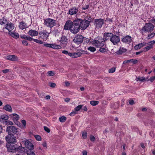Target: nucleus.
I'll list each match as a JSON object with an SVG mask.
<instances>
[{
	"label": "nucleus",
	"mask_w": 155,
	"mask_h": 155,
	"mask_svg": "<svg viewBox=\"0 0 155 155\" xmlns=\"http://www.w3.org/2000/svg\"><path fill=\"white\" fill-rule=\"evenodd\" d=\"M104 38L101 37L96 38L92 42V44L94 46L98 48L104 46Z\"/></svg>",
	"instance_id": "f257e3e1"
},
{
	"label": "nucleus",
	"mask_w": 155,
	"mask_h": 155,
	"mask_svg": "<svg viewBox=\"0 0 155 155\" xmlns=\"http://www.w3.org/2000/svg\"><path fill=\"white\" fill-rule=\"evenodd\" d=\"M79 24L80 28L82 30H84L88 27L90 23V21L86 19L82 20L80 18H76Z\"/></svg>",
	"instance_id": "f03ea898"
},
{
	"label": "nucleus",
	"mask_w": 155,
	"mask_h": 155,
	"mask_svg": "<svg viewBox=\"0 0 155 155\" xmlns=\"http://www.w3.org/2000/svg\"><path fill=\"white\" fill-rule=\"evenodd\" d=\"M44 25L47 27L51 28L54 26L56 24V20L50 18L44 20Z\"/></svg>",
	"instance_id": "7ed1b4c3"
},
{
	"label": "nucleus",
	"mask_w": 155,
	"mask_h": 155,
	"mask_svg": "<svg viewBox=\"0 0 155 155\" xmlns=\"http://www.w3.org/2000/svg\"><path fill=\"white\" fill-rule=\"evenodd\" d=\"M77 19L74 20V23L72 28H71L70 31L72 33L75 34L79 31L80 28Z\"/></svg>",
	"instance_id": "20e7f679"
},
{
	"label": "nucleus",
	"mask_w": 155,
	"mask_h": 155,
	"mask_svg": "<svg viewBox=\"0 0 155 155\" xmlns=\"http://www.w3.org/2000/svg\"><path fill=\"white\" fill-rule=\"evenodd\" d=\"M8 150L10 152H14V151H18L20 147H18L17 144L7 143L6 145Z\"/></svg>",
	"instance_id": "39448f33"
},
{
	"label": "nucleus",
	"mask_w": 155,
	"mask_h": 155,
	"mask_svg": "<svg viewBox=\"0 0 155 155\" xmlns=\"http://www.w3.org/2000/svg\"><path fill=\"white\" fill-rule=\"evenodd\" d=\"M150 23L145 24L144 26L142 29V30L150 32L153 30L154 26L152 24L150 20Z\"/></svg>",
	"instance_id": "423d86ee"
},
{
	"label": "nucleus",
	"mask_w": 155,
	"mask_h": 155,
	"mask_svg": "<svg viewBox=\"0 0 155 155\" xmlns=\"http://www.w3.org/2000/svg\"><path fill=\"white\" fill-rule=\"evenodd\" d=\"M6 131L8 134V135H14L17 132V129L14 126H10L7 127Z\"/></svg>",
	"instance_id": "0eeeda50"
},
{
	"label": "nucleus",
	"mask_w": 155,
	"mask_h": 155,
	"mask_svg": "<svg viewBox=\"0 0 155 155\" xmlns=\"http://www.w3.org/2000/svg\"><path fill=\"white\" fill-rule=\"evenodd\" d=\"M104 23V19H95L94 20V25L96 28L99 29L102 27Z\"/></svg>",
	"instance_id": "6e6552de"
},
{
	"label": "nucleus",
	"mask_w": 155,
	"mask_h": 155,
	"mask_svg": "<svg viewBox=\"0 0 155 155\" xmlns=\"http://www.w3.org/2000/svg\"><path fill=\"white\" fill-rule=\"evenodd\" d=\"M49 33L45 30L40 31L38 33L39 38L44 41H46L49 35Z\"/></svg>",
	"instance_id": "1a4fd4ad"
},
{
	"label": "nucleus",
	"mask_w": 155,
	"mask_h": 155,
	"mask_svg": "<svg viewBox=\"0 0 155 155\" xmlns=\"http://www.w3.org/2000/svg\"><path fill=\"white\" fill-rule=\"evenodd\" d=\"M5 139L8 143L15 144L17 142L16 137L14 135H8L5 137Z\"/></svg>",
	"instance_id": "9d476101"
},
{
	"label": "nucleus",
	"mask_w": 155,
	"mask_h": 155,
	"mask_svg": "<svg viewBox=\"0 0 155 155\" xmlns=\"http://www.w3.org/2000/svg\"><path fill=\"white\" fill-rule=\"evenodd\" d=\"M84 37L81 35H77L73 39V41L76 44L79 45L84 40Z\"/></svg>",
	"instance_id": "9b49d317"
},
{
	"label": "nucleus",
	"mask_w": 155,
	"mask_h": 155,
	"mask_svg": "<svg viewBox=\"0 0 155 155\" xmlns=\"http://www.w3.org/2000/svg\"><path fill=\"white\" fill-rule=\"evenodd\" d=\"M23 143L25 144V147L29 150H33L34 149V145L29 140L25 139L23 141Z\"/></svg>",
	"instance_id": "f8f14e48"
},
{
	"label": "nucleus",
	"mask_w": 155,
	"mask_h": 155,
	"mask_svg": "<svg viewBox=\"0 0 155 155\" xmlns=\"http://www.w3.org/2000/svg\"><path fill=\"white\" fill-rule=\"evenodd\" d=\"M110 40L114 45H117L120 41L119 37L115 35H112Z\"/></svg>",
	"instance_id": "ddd939ff"
},
{
	"label": "nucleus",
	"mask_w": 155,
	"mask_h": 155,
	"mask_svg": "<svg viewBox=\"0 0 155 155\" xmlns=\"http://www.w3.org/2000/svg\"><path fill=\"white\" fill-rule=\"evenodd\" d=\"M84 52H85L84 50H81L80 52H77L73 53H69V56L73 58H77L81 56Z\"/></svg>",
	"instance_id": "4468645a"
},
{
	"label": "nucleus",
	"mask_w": 155,
	"mask_h": 155,
	"mask_svg": "<svg viewBox=\"0 0 155 155\" xmlns=\"http://www.w3.org/2000/svg\"><path fill=\"white\" fill-rule=\"evenodd\" d=\"M121 41L124 43L126 44H129L132 42V39L130 36L127 35L124 37L122 38Z\"/></svg>",
	"instance_id": "2eb2a0df"
},
{
	"label": "nucleus",
	"mask_w": 155,
	"mask_h": 155,
	"mask_svg": "<svg viewBox=\"0 0 155 155\" xmlns=\"http://www.w3.org/2000/svg\"><path fill=\"white\" fill-rule=\"evenodd\" d=\"M74 23V20L73 21H72L71 20H68L67 21L64 26V29L67 30H69L70 31L71 28L72 26Z\"/></svg>",
	"instance_id": "dca6fc26"
},
{
	"label": "nucleus",
	"mask_w": 155,
	"mask_h": 155,
	"mask_svg": "<svg viewBox=\"0 0 155 155\" xmlns=\"http://www.w3.org/2000/svg\"><path fill=\"white\" fill-rule=\"evenodd\" d=\"M4 28L10 32L15 28V25L12 22H7L4 26Z\"/></svg>",
	"instance_id": "f3484780"
},
{
	"label": "nucleus",
	"mask_w": 155,
	"mask_h": 155,
	"mask_svg": "<svg viewBox=\"0 0 155 155\" xmlns=\"http://www.w3.org/2000/svg\"><path fill=\"white\" fill-rule=\"evenodd\" d=\"M8 118V116L5 114H3L1 115L0 117V122L1 123L5 124Z\"/></svg>",
	"instance_id": "a211bd4d"
},
{
	"label": "nucleus",
	"mask_w": 155,
	"mask_h": 155,
	"mask_svg": "<svg viewBox=\"0 0 155 155\" xmlns=\"http://www.w3.org/2000/svg\"><path fill=\"white\" fill-rule=\"evenodd\" d=\"M78 8L76 7H73L68 11V14L71 15H75L78 11Z\"/></svg>",
	"instance_id": "6ab92c4d"
},
{
	"label": "nucleus",
	"mask_w": 155,
	"mask_h": 155,
	"mask_svg": "<svg viewBox=\"0 0 155 155\" xmlns=\"http://www.w3.org/2000/svg\"><path fill=\"white\" fill-rule=\"evenodd\" d=\"M9 116L12 119L14 123H16L18 120L19 119V116L16 114H11Z\"/></svg>",
	"instance_id": "aec40b11"
},
{
	"label": "nucleus",
	"mask_w": 155,
	"mask_h": 155,
	"mask_svg": "<svg viewBox=\"0 0 155 155\" xmlns=\"http://www.w3.org/2000/svg\"><path fill=\"white\" fill-rule=\"evenodd\" d=\"M68 40V39L66 37L62 36L60 40V42L61 45H63L64 46H65L67 44Z\"/></svg>",
	"instance_id": "412c9836"
},
{
	"label": "nucleus",
	"mask_w": 155,
	"mask_h": 155,
	"mask_svg": "<svg viewBox=\"0 0 155 155\" xmlns=\"http://www.w3.org/2000/svg\"><path fill=\"white\" fill-rule=\"evenodd\" d=\"M28 34L31 37L35 36L38 35L39 33L36 30L31 29L28 32Z\"/></svg>",
	"instance_id": "4be33fe9"
},
{
	"label": "nucleus",
	"mask_w": 155,
	"mask_h": 155,
	"mask_svg": "<svg viewBox=\"0 0 155 155\" xmlns=\"http://www.w3.org/2000/svg\"><path fill=\"white\" fill-rule=\"evenodd\" d=\"M6 59L13 61H17L18 59V57L15 55H9L7 56Z\"/></svg>",
	"instance_id": "5701e85b"
},
{
	"label": "nucleus",
	"mask_w": 155,
	"mask_h": 155,
	"mask_svg": "<svg viewBox=\"0 0 155 155\" xmlns=\"http://www.w3.org/2000/svg\"><path fill=\"white\" fill-rule=\"evenodd\" d=\"M127 51V49L122 47H120L118 51L116 52L118 55H121L125 52Z\"/></svg>",
	"instance_id": "b1692460"
},
{
	"label": "nucleus",
	"mask_w": 155,
	"mask_h": 155,
	"mask_svg": "<svg viewBox=\"0 0 155 155\" xmlns=\"http://www.w3.org/2000/svg\"><path fill=\"white\" fill-rule=\"evenodd\" d=\"M18 27L20 29L22 30L25 29L27 27L26 24L23 21L19 22Z\"/></svg>",
	"instance_id": "393cba45"
},
{
	"label": "nucleus",
	"mask_w": 155,
	"mask_h": 155,
	"mask_svg": "<svg viewBox=\"0 0 155 155\" xmlns=\"http://www.w3.org/2000/svg\"><path fill=\"white\" fill-rule=\"evenodd\" d=\"M100 48L99 51L102 53L106 54L108 52L109 50L108 48L104 45V46L101 47Z\"/></svg>",
	"instance_id": "a878e982"
},
{
	"label": "nucleus",
	"mask_w": 155,
	"mask_h": 155,
	"mask_svg": "<svg viewBox=\"0 0 155 155\" xmlns=\"http://www.w3.org/2000/svg\"><path fill=\"white\" fill-rule=\"evenodd\" d=\"M145 45L146 43L144 42L141 43H140L135 45L134 47V48L136 50H137L139 49L140 48L143 46Z\"/></svg>",
	"instance_id": "bb28decb"
},
{
	"label": "nucleus",
	"mask_w": 155,
	"mask_h": 155,
	"mask_svg": "<svg viewBox=\"0 0 155 155\" xmlns=\"http://www.w3.org/2000/svg\"><path fill=\"white\" fill-rule=\"evenodd\" d=\"M3 109L6 110L11 112L12 110L11 107L8 104H6L3 107Z\"/></svg>",
	"instance_id": "cd10ccee"
},
{
	"label": "nucleus",
	"mask_w": 155,
	"mask_h": 155,
	"mask_svg": "<svg viewBox=\"0 0 155 155\" xmlns=\"http://www.w3.org/2000/svg\"><path fill=\"white\" fill-rule=\"evenodd\" d=\"M10 35L13 38L17 39L19 37V35L18 33L14 32H10L9 33Z\"/></svg>",
	"instance_id": "c85d7f7f"
},
{
	"label": "nucleus",
	"mask_w": 155,
	"mask_h": 155,
	"mask_svg": "<svg viewBox=\"0 0 155 155\" xmlns=\"http://www.w3.org/2000/svg\"><path fill=\"white\" fill-rule=\"evenodd\" d=\"M51 48L54 49H60L61 47L60 45H58L54 44H51Z\"/></svg>",
	"instance_id": "c756f323"
},
{
	"label": "nucleus",
	"mask_w": 155,
	"mask_h": 155,
	"mask_svg": "<svg viewBox=\"0 0 155 155\" xmlns=\"http://www.w3.org/2000/svg\"><path fill=\"white\" fill-rule=\"evenodd\" d=\"M7 22V19L5 18L4 17H3L2 18L0 19V24L2 25L5 24V23Z\"/></svg>",
	"instance_id": "7c9ffc66"
},
{
	"label": "nucleus",
	"mask_w": 155,
	"mask_h": 155,
	"mask_svg": "<svg viewBox=\"0 0 155 155\" xmlns=\"http://www.w3.org/2000/svg\"><path fill=\"white\" fill-rule=\"evenodd\" d=\"M145 78L144 77H138L137 78H136V80L137 81H140L142 82H143L145 81Z\"/></svg>",
	"instance_id": "2f4dec72"
},
{
	"label": "nucleus",
	"mask_w": 155,
	"mask_h": 155,
	"mask_svg": "<svg viewBox=\"0 0 155 155\" xmlns=\"http://www.w3.org/2000/svg\"><path fill=\"white\" fill-rule=\"evenodd\" d=\"M110 35H112V36L113 35L112 33H104V36L105 37V38H104L105 41L107 40V38L108 37H110Z\"/></svg>",
	"instance_id": "473e14b6"
},
{
	"label": "nucleus",
	"mask_w": 155,
	"mask_h": 155,
	"mask_svg": "<svg viewBox=\"0 0 155 155\" xmlns=\"http://www.w3.org/2000/svg\"><path fill=\"white\" fill-rule=\"evenodd\" d=\"M90 104L93 106H96L99 103V101H90Z\"/></svg>",
	"instance_id": "72a5a7b5"
},
{
	"label": "nucleus",
	"mask_w": 155,
	"mask_h": 155,
	"mask_svg": "<svg viewBox=\"0 0 155 155\" xmlns=\"http://www.w3.org/2000/svg\"><path fill=\"white\" fill-rule=\"evenodd\" d=\"M153 48V46L152 45H150L144 48V51H147L149 50L150 49L152 48Z\"/></svg>",
	"instance_id": "f704fd0d"
},
{
	"label": "nucleus",
	"mask_w": 155,
	"mask_h": 155,
	"mask_svg": "<svg viewBox=\"0 0 155 155\" xmlns=\"http://www.w3.org/2000/svg\"><path fill=\"white\" fill-rule=\"evenodd\" d=\"M59 121L61 122H64L66 120V117L64 116L60 117L59 118Z\"/></svg>",
	"instance_id": "c9c22d12"
},
{
	"label": "nucleus",
	"mask_w": 155,
	"mask_h": 155,
	"mask_svg": "<svg viewBox=\"0 0 155 155\" xmlns=\"http://www.w3.org/2000/svg\"><path fill=\"white\" fill-rule=\"evenodd\" d=\"M83 105H79L74 108V110L77 112L79 111L82 107Z\"/></svg>",
	"instance_id": "e433bc0d"
},
{
	"label": "nucleus",
	"mask_w": 155,
	"mask_h": 155,
	"mask_svg": "<svg viewBox=\"0 0 155 155\" xmlns=\"http://www.w3.org/2000/svg\"><path fill=\"white\" fill-rule=\"evenodd\" d=\"M155 35V33L154 32H152L150 34L148 35V36L147 37V38L148 39H149L152 38Z\"/></svg>",
	"instance_id": "4c0bfd02"
},
{
	"label": "nucleus",
	"mask_w": 155,
	"mask_h": 155,
	"mask_svg": "<svg viewBox=\"0 0 155 155\" xmlns=\"http://www.w3.org/2000/svg\"><path fill=\"white\" fill-rule=\"evenodd\" d=\"M88 50L94 52L96 51V48L93 47H89L87 48Z\"/></svg>",
	"instance_id": "58836bf2"
},
{
	"label": "nucleus",
	"mask_w": 155,
	"mask_h": 155,
	"mask_svg": "<svg viewBox=\"0 0 155 155\" xmlns=\"http://www.w3.org/2000/svg\"><path fill=\"white\" fill-rule=\"evenodd\" d=\"M35 139L38 141H40L41 140V137L38 135H34Z\"/></svg>",
	"instance_id": "ea45409f"
},
{
	"label": "nucleus",
	"mask_w": 155,
	"mask_h": 155,
	"mask_svg": "<svg viewBox=\"0 0 155 155\" xmlns=\"http://www.w3.org/2000/svg\"><path fill=\"white\" fill-rule=\"evenodd\" d=\"M48 76H53L54 75V71H49L47 72Z\"/></svg>",
	"instance_id": "a19ab883"
},
{
	"label": "nucleus",
	"mask_w": 155,
	"mask_h": 155,
	"mask_svg": "<svg viewBox=\"0 0 155 155\" xmlns=\"http://www.w3.org/2000/svg\"><path fill=\"white\" fill-rule=\"evenodd\" d=\"M33 41L34 42L38 44H42L43 43V42L42 41L38 40L37 39H34Z\"/></svg>",
	"instance_id": "79ce46f5"
},
{
	"label": "nucleus",
	"mask_w": 155,
	"mask_h": 155,
	"mask_svg": "<svg viewBox=\"0 0 155 155\" xmlns=\"http://www.w3.org/2000/svg\"><path fill=\"white\" fill-rule=\"evenodd\" d=\"M27 155H36L35 154L33 151L31 150H28L27 151Z\"/></svg>",
	"instance_id": "37998d69"
},
{
	"label": "nucleus",
	"mask_w": 155,
	"mask_h": 155,
	"mask_svg": "<svg viewBox=\"0 0 155 155\" xmlns=\"http://www.w3.org/2000/svg\"><path fill=\"white\" fill-rule=\"evenodd\" d=\"M82 137L84 139H86L87 137V134L86 132H84L82 133Z\"/></svg>",
	"instance_id": "c03bdc74"
},
{
	"label": "nucleus",
	"mask_w": 155,
	"mask_h": 155,
	"mask_svg": "<svg viewBox=\"0 0 155 155\" xmlns=\"http://www.w3.org/2000/svg\"><path fill=\"white\" fill-rule=\"evenodd\" d=\"M5 124L12 125L13 124V123L12 121L7 120Z\"/></svg>",
	"instance_id": "a18cd8bd"
},
{
	"label": "nucleus",
	"mask_w": 155,
	"mask_h": 155,
	"mask_svg": "<svg viewBox=\"0 0 155 155\" xmlns=\"http://www.w3.org/2000/svg\"><path fill=\"white\" fill-rule=\"evenodd\" d=\"M77 113V112L74 110V111H73L72 112H71L70 114L69 115L71 116H74Z\"/></svg>",
	"instance_id": "49530a36"
},
{
	"label": "nucleus",
	"mask_w": 155,
	"mask_h": 155,
	"mask_svg": "<svg viewBox=\"0 0 155 155\" xmlns=\"http://www.w3.org/2000/svg\"><path fill=\"white\" fill-rule=\"evenodd\" d=\"M51 44L45 43L44 44V45L45 47L51 48Z\"/></svg>",
	"instance_id": "de8ad7c7"
},
{
	"label": "nucleus",
	"mask_w": 155,
	"mask_h": 155,
	"mask_svg": "<svg viewBox=\"0 0 155 155\" xmlns=\"http://www.w3.org/2000/svg\"><path fill=\"white\" fill-rule=\"evenodd\" d=\"M115 68H112L110 69L109 72L110 73H113L115 72Z\"/></svg>",
	"instance_id": "09e8293b"
},
{
	"label": "nucleus",
	"mask_w": 155,
	"mask_h": 155,
	"mask_svg": "<svg viewBox=\"0 0 155 155\" xmlns=\"http://www.w3.org/2000/svg\"><path fill=\"white\" fill-rule=\"evenodd\" d=\"M130 62H131L134 64H135L137 63L138 61L136 59H130Z\"/></svg>",
	"instance_id": "8fccbe9b"
},
{
	"label": "nucleus",
	"mask_w": 155,
	"mask_h": 155,
	"mask_svg": "<svg viewBox=\"0 0 155 155\" xmlns=\"http://www.w3.org/2000/svg\"><path fill=\"white\" fill-rule=\"evenodd\" d=\"M22 44L23 45L26 46H28V45L27 41L25 40H23L22 41Z\"/></svg>",
	"instance_id": "3c124183"
},
{
	"label": "nucleus",
	"mask_w": 155,
	"mask_h": 155,
	"mask_svg": "<svg viewBox=\"0 0 155 155\" xmlns=\"http://www.w3.org/2000/svg\"><path fill=\"white\" fill-rule=\"evenodd\" d=\"M34 39H33L31 37L29 36H27L26 40L29 41H33Z\"/></svg>",
	"instance_id": "603ef678"
},
{
	"label": "nucleus",
	"mask_w": 155,
	"mask_h": 155,
	"mask_svg": "<svg viewBox=\"0 0 155 155\" xmlns=\"http://www.w3.org/2000/svg\"><path fill=\"white\" fill-rule=\"evenodd\" d=\"M155 79V77L153 76L151 77L149 79H148V80H150L151 82H152Z\"/></svg>",
	"instance_id": "864d4df0"
},
{
	"label": "nucleus",
	"mask_w": 155,
	"mask_h": 155,
	"mask_svg": "<svg viewBox=\"0 0 155 155\" xmlns=\"http://www.w3.org/2000/svg\"><path fill=\"white\" fill-rule=\"evenodd\" d=\"M21 123L23 125V127H25L26 125V121L24 120H21Z\"/></svg>",
	"instance_id": "5fc2aeb1"
},
{
	"label": "nucleus",
	"mask_w": 155,
	"mask_h": 155,
	"mask_svg": "<svg viewBox=\"0 0 155 155\" xmlns=\"http://www.w3.org/2000/svg\"><path fill=\"white\" fill-rule=\"evenodd\" d=\"M44 129L48 133H49L50 132V130L48 127L44 126Z\"/></svg>",
	"instance_id": "6e6d98bb"
},
{
	"label": "nucleus",
	"mask_w": 155,
	"mask_h": 155,
	"mask_svg": "<svg viewBox=\"0 0 155 155\" xmlns=\"http://www.w3.org/2000/svg\"><path fill=\"white\" fill-rule=\"evenodd\" d=\"M90 138L91 140V141L93 142V141H94L95 140V138L94 137V136H93V135L91 136L90 137Z\"/></svg>",
	"instance_id": "4d7b16f0"
},
{
	"label": "nucleus",
	"mask_w": 155,
	"mask_h": 155,
	"mask_svg": "<svg viewBox=\"0 0 155 155\" xmlns=\"http://www.w3.org/2000/svg\"><path fill=\"white\" fill-rule=\"evenodd\" d=\"M27 36H26L25 35H20V37L23 39L26 40Z\"/></svg>",
	"instance_id": "13d9d810"
},
{
	"label": "nucleus",
	"mask_w": 155,
	"mask_h": 155,
	"mask_svg": "<svg viewBox=\"0 0 155 155\" xmlns=\"http://www.w3.org/2000/svg\"><path fill=\"white\" fill-rule=\"evenodd\" d=\"M56 86V84L54 83H51L50 86L52 87H54Z\"/></svg>",
	"instance_id": "bf43d9fd"
},
{
	"label": "nucleus",
	"mask_w": 155,
	"mask_h": 155,
	"mask_svg": "<svg viewBox=\"0 0 155 155\" xmlns=\"http://www.w3.org/2000/svg\"><path fill=\"white\" fill-rule=\"evenodd\" d=\"M84 42L87 43H88L90 41V39L87 38H85L84 39Z\"/></svg>",
	"instance_id": "052dcab7"
},
{
	"label": "nucleus",
	"mask_w": 155,
	"mask_h": 155,
	"mask_svg": "<svg viewBox=\"0 0 155 155\" xmlns=\"http://www.w3.org/2000/svg\"><path fill=\"white\" fill-rule=\"evenodd\" d=\"M62 53L63 54H68V55H69V53H68V51H66V50L63 51H62Z\"/></svg>",
	"instance_id": "680f3d73"
},
{
	"label": "nucleus",
	"mask_w": 155,
	"mask_h": 155,
	"mask_svg": "<svg viewBox=\"0 0 155 155\" xmlns=\"http://www.w3.org/2000/svg\"><path fill=\"white\" fill-rule=\"evenodd\" d=\"M155 43V41L153 40L152 41H151L148 42V44L149 45H153Z\"/></svg>",
	"instance_id": "e2e57ef3"
},
{
	"label": "nucleus",
	"mask_w": 155,
	"mask_h": 155,
	"mask_svg": "<svg viewBox=\"0 0 155 155\" xmlns=\"http://www.w3.org/2000/svg\"><path fill=\"white\" fill-rule=\"evenodd\" d=\"M9 71V70L8 69H6L5 70H3L2 71L4 73H6L8 72Z\"/></svg>",
	"instance_id": "0e129e2a"
},
{
	"label": "nucleus",
	"mask_w": 155,
	"mask_h": 155,
	"mask_svg": "<svg viewBox=\"0 0 155 155\" xmlns=\"http://www.w3.org/2000/svg\"><path fill=\"white\" fill-rule=\"evenodd\" d=\"M89 5H87L84 7H83L82 8V9L83 10H86L88 8H89Z\"/></svg>",
	"instance_id": "69168bd1"
},
{
	"label": "nucleus",
	"mask_w": 155,
	"mask_h": 155,
	"mask_svg": "<svg viewBox=\"0 0 155 155\" xmlns=\"http://www.w3.org/2000/svg\"><path fill=\"white\" fill-rule=\"evenodd\" d=\"M129 104L131 105H132L134 104V101L133 100H129Z\"/></svg>",
	"instance_id": "338daca9"
},
{
	"label": "nucleus",
	"mask_w": 155,
	"mask_h": 155,
	"mask_svg": "<svg viewBox=\"0 0 155 155\" xmlns=\"http://www.w3.org/2000/svg\"><path fill=\"white\" fill-rule=\"evenodd\" d=\"M150 21L152 23L155 25V17L153 18L152 19L150 20Z\"/></svg>",
	"instance_id": "774afa93"
}]
</instances>
